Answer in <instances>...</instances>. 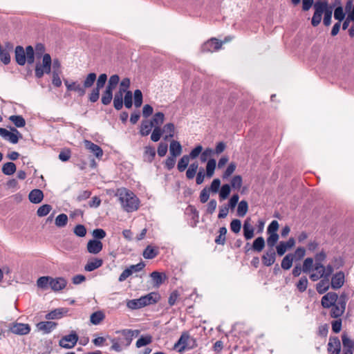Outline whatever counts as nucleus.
<instances>
[{
	"label": "nucleus",
	"instance_id": "25",
	"mask_svg": "<svg viewBox=\"0 0 354 354\" xmlns=\"http://www.w3.org/2000/svg\"><path fill=\"white\" fill-rule=\"evenodd\" d=\"M28 198L30 202L37 204L42 201L44 194L41 190L35 189L30 192Z\"/></svg>",
	"mask_w": 354,
	"mask_h": 354
},
{
	"label": "nucleus",
	"instance_id": "45",
	"mask_svg": "<svg viewBox=\"0 0 354 354\" xmlns=\"http://www.w3.org/2000/svg\"><path fill=\"white\" fill-rule=\"evenodd\" d=\"M189 158L187 156V155H184L178 161L177 165V168L180 172L184 171L187 167Z\"/></svg>",
	"mask_w": 354,
	"mask_h": 354
},
{
	"label": "nucleus",
	"instance_id": "7",
	"mask_svg": "<svg viewBox=\"0 0 354 354\" xmlns=\"http://www.w3.org/2000/svg\"><path fill=\"white\" fill-rule=\"evenodd\" d=\"M107 81V75L105 73L100 74L97 80L96 86L89 94L88 100L91 102H95L99 100L100 91L102 88Z\"/></svg>",
	"mask_w": 354,
	"mask_h": 354
},
{
	"label": "nucleus",
	"instance_id": "52",
	"mask_svg": "<svg viewBox=\"0 0 354 354\" xmlns=\"http://www.w3.org/2000/svg\"><path fill=\"white\" fill-rule=\"evenodd\" d=\"M68 223V216L65 214H59L55 218V225L59 227H62L66 225Z\"/></svg>",
	"mask_w": 354,
	"mask_h": 354
},
{
	"label": "nucleus",
	"instance_id": "61",
	"mask_svg": "<svg viewBox=\"0 0 354 354\" xmlns=\"http://www.w3.org/2000/svg\"><path fill=\"white\" fill-rule=\"evenodd\" d=\"M124 104L126 108L131 109L132 107L133 102H132V92L131 91H127L124 93Z\"/></svg>",
	"mask_w": 354,
	"mask_h": 354
},
{
	"label": "nucleus",
	"instance_id": "34",
	"mask_svg": "<svg viewBox=\"0 0 354 354\" xmlns=\"http://www.w3.org/2000/svg\"><path fill=\"white\" fill-rule=\"evenodd\" d=\"M116 333H120L124 337V339L126 342V346H129L131 344L133 340V331L131 329H123L121 330L116 331Z\"/></svg>",
	"mask_w": 354,
	"mask_h": 354
},
{
	"label": "nucleus",
	"instance_id": "29",
	"mask_svg": "<svg viewBox=\"0 0 354 354\" xmlns=\"http://www.w3.org/2000/svg\"><path fill=\"white\" fill-rule=\"evenodd\" d=\"M250 221V218H248L243 224V234L246 240H250L254 236V227Z\"/></svg>",
	"mask_w": 354,
	"mask_h": 354
},
{
	"label": "nucleus",
	"instance_id": "24",
	"mask_svg": "<svg viewBox=\"0 0 354 354\" xmlns=\"http://www.w3.org/2000/svg\"><path fill=\"white\" fill-rule=\"evenodd\" d=\"M15 60L19 65L24 66L26 64L25 50L21 46L15 48Z\"/></svg>",
	"mask_w": 354,
	"mask_h": 354
},
{
	"label": "nucleus",
	"instance_id": "63",
	"mask_svg": "<svg viewBox=\"0 0 354 354\" xmlns=\"http://www.w3.org/2000/svg\"><path fill=\"white\" fill-rule=\"evenodd\" d=\"M151 277L156 283V286H159L163 283V277L161 273L154 271L151 274Z\"/></svg>",
	"mask_w": 354,
	"mask_h": 354
},
{
	"label": "nucleus",
	"instance_id": "60",
	"mask_svg": "<svg viewBox=\"0 0 354 354\" xmlns=\"http://www.w3.org/2000/svg\"><path fill=\"white\" fill-rule=\"evenodd\" d=\"M230 186L228 184L223 185L220 190L219 196L221 200H224L228 197L230 194Z\"/></svg>",
	"mask_w": 354,
	"mask_h": 354
},
{
	"label": "nucleus",
	"instance_id": "6",
	"mask_svg": "<svg viewBox=\"0 0 354 354\" xmlns=\"http://www.w3.org/2000/svg\"><path fill=\"white\" fill-rule=\"evenodd\" d=\"M52 59L49 54L46 53L42 57V64H37L35 69V75L37 78H41L44 73L49 74L51 71Z\"/></svg>",
	"mask_w": 354,
	"mask_h": 354
},
{
	"label": "nucleus",
	"instance_id": "14",
	"mask_svg": "<svg viewBox=\"0 0 354 354\" xmlns=\"http://www.w3.org/2000/svg\"><path fill=\"white\" fill-rule=\"evenodd\" d=\"M84 144L85 148L93 153L96 158H101L102 157L103 151L100 146L88 140H84Z\"/></svg>",
	"mask_w": 354,
	"mask_h": 354
},
{
	"label": "nucleus",
	"instance_id": "30",
	"mask_svg": "<svg viewBox=\"0 0 354 354\" xmlns=\"http://www.w3.org/2000/svg\"><path fill=\"white\" fill-rule=\"evenodd\" d=\"M153 124L149 120H143L140 124V133L142 136H148L151 131Z\"/></svg>",
	"mask_w": 354,
	"mask_h": 354
},
{
	"label": "nucleus",
	"instance_id": "38",
	"mask_svg": "<svg viewBox=\"0 0 354 354\" xmlns=\"http://www.w3.org/2000/svg\"><path fill=\"white\" fill-rule=\"evenodd\" d=\"M293 260V254H288L283 257V259L281 261V268L286 270H289L292 266Z\"/></svg>",
	"mask_w": 354,
	"mask_h": 354
},
{
	"label": "nucleus",
	"instance_id": "1",
	"mask_svg": "<svg viewBox=\"0 0 354 354\" xmlns=\"http://www.w3.org/2000/svg\"><path fill=\"white\" fill-rule=\"evenodd\" d=\"M347 295L342 293L339 296L335 292H329L324 295L321 299L324 308L329 309L331 318H340L344 313L347 303Z\"/></svg>",
	"mask_w": 354,
	"mask_h": 354
},
{
	"label": "nucleus",
	"instance_id": "9",
	"mask_svg": "<svg viewBox=\"0 0 354 354\" xmlns=\"http://www.w3.org/2000/svg\"><path fill=\"white\" fill-rule=\"evenodd\" d=\"M223 42L215 37H212L205 41L201 46L203 53H213L222 48Z\"/></svg>",
	"mask_w": 354,
	"mask_h": 354
},
{
	"label": "nucleus",
	"instance_id": "40",
	"mask_svg": "<svg viewBox=\"0 0 354 354\" xmlns=\"http://www.w3.org/2000/svg\"><path fill=\"white\" fill-rule=\"evenodd\" d=\"M216 167V162L214 159H209L206 165V176L208 178H211L213 176L214 174V170Z\"/></svg>",
	"mask_w": 354,
	"mask_h": 354
},
{
	"label": "nucleus",
	"instance_id": "20",
	"mask_svg": "<svg viewBox=\"0 0 354 354\" xmlns=\"http://www.w3.org/2000/svg\"><path fill=\"white\" fill-rule=\"evenodd\" d=\"M276 260V253L273 248H270L262 256V263L266 266H272Z\"/></svg>",
	"mask_w": 354,
	"mask_h": 354
},
{
	"label": "nucleus",
	"instance_id": "31",
	"mask_svg": "<svg viewBox=\"0 0 354 354\" xmlns=\"http://www.w3.org/2000/svg\"><path fill=\"white\" fill-rule=\"evenodd\" d=\"M162 131V133H166L164 138L165 140L171 138L174 136L175 126L173 123H167L163 127Z\"/></svg>",
	"mask_w": 354,
	"mask_h": 354
},
{
	"label": "nucleus",
	"instance_id": "54",
	"mask_svg": "<svg viewBox=\"0 0 354 354\" xmlns=\"http://www.w3.org/2000/svg\"><path fill=\"white\" fill-rule=\"evenodd\" d=\"M342 340L344 347L353 351V349H354V341L350 339L346 334L342 335Z\"/></svg>",
	"mask_w": 354,
	"mask_h": 354
},
{
	"label": "nucleus",
	"instance_id": "50",
	"mask_svg": "<svg viewBox=\"0 0 354 354\" xmlns=\"http://www.w3.org/2000/svg\"><path fill=\"white\" fill-rule=\"evenodd\" d=\"M25 54H26V62L27 61V62L30 64H33L35 62V57H34L35 53H34V49H33L32 46H28L26 48Z\"/></svg>",
	"mask_w": 354,
	"mask_h": 354
},
{
	"label": "nucleus",
	"instance_id": "10",
	"mask_svg": "<svg viewBox=\"0 0 354 354\" xmlns=\"http://www.w3.org/2000/svg\"><path fill=\"white\" fill-rule=\"evenodd\" d=\"M12 131H9L4 128H0V136L11 143L16 144L18 142L19 138H21L22 136L16 129H12Z\"/></svg>",
	"mask_w": 354,
	"mask_h": 354
},
{
	"label": "nucleus",
	"instance_id": "41",
	"mask_svg": "<svg viewBox=\"0 0 354 354\" xmlns=\"http://www.w3.org/2000/svg\"><path fill=\"white\" fill-rule=\"evenodd\" d=\"M324 17L323 23L326 26H328L331 24V18H332V14H333V8L332 6H330L328 4L327 6V8H326L325 11L324 12Z\"/></svg>",
	"mask_w": 354,
	"mask_h": 354
},
{
	"label": "nucleus",
	"instance_id": "12",
	"mask_svg": "<svg viewBox=\"0 0 354 354\" xmlns=\"http://www.w3.org/2000/svg\"><path fill=\"white\" fill-rule=\"evenodd\" d=\"M103 248V244L100 240L91 239L87 243L86 249L88 253L97 254Z\"/></svg>",
	"mask_w": 354,
	"mask_h": 354
},
{
	"label": "nucleus",
	"instance_id": "36",
	"mask_svg": "<svg viewBox=\"0 0 354 354\" xmlns=\"http://www.w3.org/2000/svg\"><path fill=\"white\" fill-rule=\"evenodd\" d=\"M17 167L14 162H8L3 164L2 172L7 176H10L16 171Z\"/></svg>",
	"mask_w": 354,
	"mask_h": 354
},
{
	"label": "nucleus",
	"instance_id": "33",
	"mask_svg": "<svg viewBox=\"0 0 354 354\" xmlns=\"http://www.w3.org/2000/svg\"><path fill=\"white\" fill-rule=\"evenodd\" d=\"M113 90L106 87L101 98V102L104 105H108L111 103L113 99Z\"/></svg>",
	"mask_w": 354,
	"mask_h": 354
},
{
	"label": "nucleus",
	"instance_id": "46",
	"mask_svg": "<svg viewBox=\"0 0 354 354\" xmlns=\"http://www.w3.org/2000/svg\"><path fill=\"white\" fill-rule=\"evenodd\" d=\"M9 120L13 122L17 127H24L26 124V121L21 115H11Z\"/></svg>",
	"mask_w": 354,
	"mask_h": 354
},
{
	"label": "nucleus",
	"instance_id": "56",
	"mask_svg": "<svg viewBox=\"0 0 354 354\" xmlns=\"http://www.w3.org/2000/svg\"><path fill=\"white\" fill-rule=\"evenodd\" d=\"M52 209V207L50 205L45 204L41 206H40L37 211V214L39 216H46Z\"/></svg>",
	"mask_w": 354,
	"mask_h": 354
},
{
	"label": "nucleus",
	"instance_id": "47",
	"mask_svg": "<svg viewBox=\"0 0 354 354\" xmlns=\"http://www.w3.org/2000/svg\"><path fill=\"white\" fill-rule=\"evenodd\" d=\"M127 306L132 310L143 308L140 297L139 299L129 300L127 303Z\"/></svg>",
	"mask_w": 354,
	"mask_h": 354
},
{
	"label": "nucleus",
	"instance_id": "19",
	"mask_svg": "<svg viewBox=\"0 0 354 354\" xmlns=\"http://www.w3.org/2000/svg\"><path fill=\"white\" fill-rule=\"evenodd\" d=\"M295 244L294 238H290L286 242L281 241L277 246V252L278 255L282 256L285 254L287 249L292 248Z\"/></svg>",
	"mask_w": 354,
	"mask_h": 354
},
{
	"label": "nucleus",
	"instance_id": "55",
	"mask_svg": "<svg viewBox=\"0 0 354 354\" xmlns=\"http://www.w3.org/2000/svg\"><path fill=\"white\" fill-rule=\"evenodd\" d=\"M242 177L240 175L234 176L231 180V186L234 189H240L242 186Z\"/></svg>",
	"mask_w": 354,
	"mask_h": 354
},
{
	"label": "nucleus",
	"instance_id": "13",
	"mask_svg": "<svg viewBox=\"0 0 354 354\" xmlns=\"http://www.w3.org/2000/svg\"><path fill=\"white\" fill-rule=\"evenodd\" d=\"M327 350L329 354H339L341 344L338 337H330Z\"/></svg>",
	"mask_w": 354,
	"mask_h": 354
},
{
	"label": "nucleus",
	"instance_id": "57",
	"mask_svg": "<svg viewBox=\"0 0 354 354\" xmlns=\"http://www.w3.org/2000/svg\"><path fill=\"white\" fill-rule=\"evenodd\" d=\"M73 232L79 237H84L86 234V229L84 225L78 224L74 227Z\"/></svg>",
	"mask_w": 354,
	"mask_h": 354
},
{
	"label": "nucleus",
	"instance_id": "26",
	"mask_svg": "<svg viewBox=\"0 0 354 354\" xmlns=\"http://www.w3.org/2000/svg\"><path fill=\"white\" fill-rule=\"evenodd\" d=\"M159 254L158 248L148 245L142 253V256L145 259H152L156 257Z\"/></svg>",
	"mask_w": 354,
	"mask_h": 354
},
{
	"label": "nucleus",
	"instance_id": "48",
	"mask_svg": "<svg viewBox=\"0 0 354 354\" xmlns=\"http://www.w3.org/2000/svg\"><path fill=\"white\" fill-rule=\"evenodd\" d=\"M119 82H120L119 75H116V74L113 75L109 77V79L108 80V84L106 87L111 88L112 90H114L117 87Z\"/></svg>",
	"mask_w": 354,
	"mask_h": 354
},
{
	"label": "nucleus",
	"instance_id": "58",
	"mask_svg": "<svg viewBox=\"0 0 354 354\" xmlns=\"http://www.w3.org/2000/svg\"><path fill=\"white\" fill-rule=\"evenodd\" d=\"M134 105L136 108L140 107L142 104V93L140 90L136 89L133 93Z\"/></svg>",
	"mask_w": 354,
	"mask_h": 354
},
{
	"label": "nucleus",
	"instance_id": "32",
	"mask_svg": "<svg viewBox=\"0 0 354 354\" xmlns=\"http://www.w3.org/2000/svg\"><path fill=\"white\" fill-rule=\"evenodd\" d=\"M156 156V151L154 147L151 146H146L144 150V158L145 160L151 162Z\"/></svg>",
	"mask_w": 354,
	"mask_h": 354
},
{
	"label": "nucleus",
	"instance_id": "23",
	"mask_svg": "<svg viewBox=\"0 0 354 354\" xmlns=\"http://www.w3.org/2000/svg\"><path fill=\"white\" fill-rule=\"evenodd\" d=\"M102 264L103 260L102 259L93 258L88 261L84 266V270L88 272H91L101 267Z\"/></svg>",
	"mask_w": 354,
	"mask_h": 354
},
{
	"label": "nucleus",
	"instance_id": "3",
	"mask_svg": "<svg viewBox=\"0 0 354 354\" xmlns=\"http://www.w3.org/2000/svg\"><path fill=\"white\" fill-rule=\"evenodd\" d=\"M302 271L304 273H309V277L313 281L325 277V266L323 263H314V259L311 257H308L304 261Z\"/></svg>",
	"mask_w": 354,
	"mask_h": 354
},
{
	"label": "nucleus",
	"instance_id": "4",
	"mask_svg": "<svg viewBox=\"0 0 354 354\" xmlns=\"http://www.w3.org/2000/svg\"><path fill=\"white\" fill-rule=\"evenodd\" d=\"M131 85V81L129 77H125L120 82L119 90L115 93L113 97V106L119 111L123 106V95L124 93L129 91V88Z\"/></svg>",
	"mask_w": 354,
	"mask_h": 354
},
{
	"label": "nucleus",
	"instance_id": "11",
	"mask_svg": "<svg viewBox=\"0 0 354 354\" xmlns=\"http://www.w3.org/2000/svg\"><path fill=\"white\" fill-rule=\"evenodd\" d=\"M9 330L14 334L24 335L30 332V326L28 324L14 322L10 324Z\"/></svg>",
	"mask_w": 354,
	"mask_h": 354
},
{
	"label": "nucleus",
	"instance_id": "21",
	"mask_svg": "<svg viewBox=\"0 0 354 354\" xmlns=\"http://www.w3.org/2000/svg\"><path fill=\"white\" fill-rule=\"evenodd\" d=\"M57 326V323L51 321L40 322L37 324L39 330L43 331L44 333H50Z\"/></svg>",
	"mask_w": 354,
	"mask_h": 354
},
{
	"label": "nucleus",
	"instance_id": "43",
	"mask_svg": "<svg viewBox=\"0 0 354 354\" xmlns=\"http://www.w3.org/2000/svg\"><path fill=\"white\" fill-rule=\"evenodd\" d=\"M248 210V204L246 201L239 202L237 208V214L241 217H243Z\"/></svg>",
	"mask_w": 354,
	"mask_h": 354
},
{
	"label": "nucleus",
	"instance_id": "51",
	"mask_svg": "<svg viewBox=\"0 0 354 354\" xmlns=\"http://www.w3.org/2000/svg\"><path fill=\"white\" fill-rule=\"evenodd\" d=\"M51 277H41L37 281V285L39 288L46 289L50 286Z\"/></svg>",
	"mask_w": 354,
	"mask_h": 354
},
{
	"label": "nucleus",
	"instance_id": "22",
	"mask_svg": "<svg viewBox=\"0 0 354 354\" xmlns=\"http://www.w3.org/2000/svg\"><path fill=\"white\" fill-rule=\"evenodd\" d=\"M65 85L67 91H73L78 93V95L82 97L85 95L86 91L84 88L77 82H73L69 83L68 81H65Z\"/></svg>",
	"mask_w": 354,
	"mask_h": 354
},
{
	"label": "nucleus",
	"instance_id": "5",
	"mask_svg": "<svg viewBox=\"0 0 354 354\" xmlns=\"http://www.w3.org/2000/svg\"><path fill=\"white\" fill-rule=\"evenodd\" d=\"M327 0H317L314 3L313 7L315 12L311 20V24L313 26L316 27L320 24L322 18V15L325 11L326 8H327Z\"/></svg>",
	"mask_w": 354,
	"mask_h": 354
},
{
	"label": "nucleus",
	"instance_id": "28",
	"mask_svg": "<svg viewBox=\"0 0 354 354\" xmlns=\"http://www.w3.org/2000/svg\"><path fill=\"white\" fill-rule=\"evenodd\" d=\"M330 287L329 278L322 277L316 285V290L319 294L326 292Z\"/></svg>",
	"mask_w": 354,
	"mask_h": 354
},
{
	"label": "nucleus",
	"instance_id": "27",
	"mask_svg": "<svg viewBox=\"0 0 354 354\" xmlns=\"http://www.w3.org/2000/svg\"><path fill=\"white\" fill-rule=\"evenodd\" d=\"M169 152L171 156L177 157L182 153V146L178 141L172 140L169 145Z\"/></svg>",
	"mask_w": 354,
	"mask_h": 354
},
{
	"label": "nucleus",
	"instance_id": "39",
	"mask_svg": "<svg viewBox=\"0 0 354 354\" xmlns=\"http://www.w3.org/2000/svg\"><path fill=\"white\" fill-rule=\"evenodd\" d=\"M97 75L95 73H91L88 74L84 80L82 86L86 91V88H91L96 80Z\"/></svg>",
	"mask_w": 354,
	"mask_h": 354
},
{
	"label": "nucleus",
	"instance_id": "62",
	"mask_svg": "<svg viewBox=\"0 0 354 354\" xmlns=\"http://www.w3.org/2000/svg\"><path fill=\"white\" fill-rule=\"evenodd\" d=\"M202 151L203 147L200 145H197L190 151L189 155H187V156L189 159H195L201 153Z\"/></svg>",
	"mask_w": 354,
	"mask_h": 354
},
{
	"label": "nucleus",
	"instance_id": "64",
	"mask_svg": "<svg viewBox=\"0 0 354 354\" xmlns=\"http://www.w3.org/2000/svg\"><path fill=\"white\" fill-rule=\"evenodd\" d=\"M241 228V222L239 219H233L230 223L231 230L237 234L240 232Z\"/></svg>",
	"mask_w": 354,
	"mask_h": 354
},
{
	"label": "nucleus",
	"instance_id": "53",
	"mask_svg": "<svg viewBox=\"0 0 354 354\" xmlns=\"http://www.w3.org/2000/svg\"><path fill=\"white\" fill-rule=\"evenodd\" d=\"M308 283V281L306 277H302L296 283V287L300 292H304L307 288Z\"/></svg>",
	"mask_w": 354,
	"mask_h": 354
},
{
	"label": "nucleus",
	"instance_id": "8",
	"mask_svg": "<svg viewBox=\"0 0 354 354\" xmlns=\"http://www.w3.org/2000/svg\"><path fill=\"white\" fill-rule=\"evenodd\" d=\"M79 337L77 333L72 330L69 335L63 336L59 341V346L62 348L71 349L77 344Z\"/></svg>",
	"mask_w": 354,
	"mask_h": 354
},
{
	"label": "nucleus",
	"instance_id": "35",
	"mask_svg": "<svg viewBox=\"0 0 354 354\" xmlns=\"http://www.w3.org/2000/svg\"><path fill=\"white\" fill-rule=\"evenodd\" d=\"M105 317L104 314L102 311H96L91 315L90 321L94 325L99 324Z\"/></svg>",
	"mask_w": 354,
	"mask_h": 354
},
{
	"label": "nucleus",
	"instance_id": "59",
	"mask_svg": "<svg viewBox=\"0 0 354 354\" xmlns=\"http://www.w3.org/2000/svg\"><path fill=\"white\" fill-rule=\"evenodd\" d=\"M162 134V129L160 127H154L151 135V140L153 142H158Z\"/></svg>",
	"mask_w": 354,
	"mask_h": 354
},
{
	"label": "nucleus",
	"instance_id": "15",
	"mask_svg": "<svg viewBox=\"0 0 354 354\" xmlns=\"http://www.w3.org/2000/svg\"><path fill=\"white\" fill-rule=\"evenodd\" d=\"M344 273L342 271L336 272L331 278V287L333 289H339L344 283Z\"/></svg>",
	"mask_w": 354,
	"mask_h": 354
},
{
	"label": "nucleus",
	"instance_id": "18",
	"mask_svg": "<svg viewBox=\"0 0 354 354\" xmlns=\"http://www.w3.org/2000/svg\"><path fill=\"white\" fill-rule=\"evenodd\" d=\"M67 284L66 280L63 277L52 278L50 282V287L53 291H59L63 290Z\"/></svg>",
	"mask_w": 354,
	"mask_h": 354
},
{
	"label": "nucleus",
	"instance_id": "16",
	"mask_svg": "<svg viewBox=\"0 0 354 354\" xmlns=\"http://www.w3.org/2000/svg\"><path fill=\"white\" fill-rule=\"evenodd\" d=\"M189 339V333L187 332L183 333L178 342L175 343L174 348L178 350V352L185 351L187 348Z\"/></svg>",
	"mask_w": 354,
	"mask_h": 354
},
{
	"label": "nucleus",
	"instance_id": "17",
	"mask_svg": "<svg viewBox=\"0 0 354 354\" xmlns=\"http://www.w3.org/2000/svg\"><path fill=\"white\" fill-rule=\"evenodd\" d=\"M160 298V295L154 292L140 297L143 307L157 303Z\"/></svg>",
	"mask_w": 354,
	"mask_h": 354
},
{
	"label": "nucleus",
	"instance_id": "49",
	"mask_svg": "<svg viewBox=\"0 0 354 354\" xmlns=\"http://www.w3.org/2000/svg\"><path fill=\"white\" fill-rule=\"evenodd\" d=\"M63 315L62 309H55L47 313L45 316L46 319H55L61 318Z\"/></svg>",
	"mask_w": 354,
	"mask_h": 354
},
{
	"label": "nucleus",
	"instance_id": "44",
	"mask_svg": "<svg viewBox=\"0 0 354 354\" xmlns=\"http://www.w3.org/2000/svg\"><path fill=\"white\" fill-rule=\"evenodd\" d=\"M152 342V337L149 335L146 336H141L136 342V347L140 348L151 344Z\"/></svg>",
	"mask_w": 354,
	"mask_h": 354
},
{
	"label": "nucleus",
	"instance_id": "37",
	"mask_svg": "<svg viewBox=\"0 0 354 354\" xmlns=\"http://www.w3.org/2000/svg\"><path fill=\"white\" fill-rule=\"evenodd\" d=\"M165 120V115L162 112H158L154 114L152 120L150 121L154 127H160L163 124Z\"/></svg>",
	"mask_w": 354,
	"mask_h": 354
},
{
	"label": "nucleus",
	"instance_id": "2",
	"mask_svg": "<svg viewBox=\"0 0 354 354\" xmlns=\"http://www.w3.org/2000/svg\"><path fill=\"white\" fill-rule=\"evenodd\" d=\"M117 196L124 211L133 212L138 209L140 207V200L131 190L124 187L118 189Z\"/></svg>",
	"mask_w": 354,
	"mask_h": 354
},
{
	"label": "nucleus",
	"instance_id": "42",
	"mask_svg": "<svg viewBox=\"0 0 354 354\" xmlns=\"http://www.w3.org/2000/svg\"><path fill=\"white\" fill-rule=\"evenodd\" d=\"M265 247V241L262 236L257 238L252 244V249L257 252H261Z\"/></svg>",
	"mask_w": 354,
	"mask_h": 354
}]
</instances>
